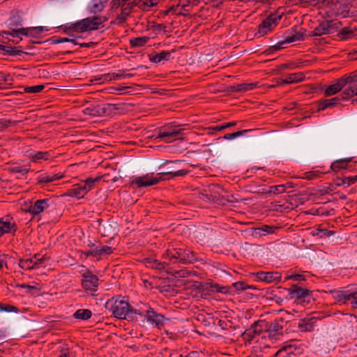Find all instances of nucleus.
<instances>
[{
	"label": "nucleus",
	"instance_id": "obj_36",
	"mask_svg": "<svg viewBox=\"0 0 357 357\" xmlns=\"http://www.w3.org/2000/svg\"><path fill=\"white\" fill-rule=\"evenodd\" d=\"M354 296L353 291L349 290L342 291L337 292L335 298L337 302L342 303H346L347 301H351Z\"/></svg>",
	"mask_w": 357,
	"mask_h": 357
},
{
	"label": "nucleus",
	"instance_id": "obj_39",
	"mask_svg": "<svg viewBox=\"0 0 357 357\" xmlns=\"http://www.w3.org/2000/svg\"><path fill=\"white\" fill-rule=\"evenodd\" d=\"M105 6L98 0H91V3L88 6V10L90 13L96 14L103 10Z\"/></svg>",
	"mask_w": 357,
	"mask_h": 357
},
{
	"label": "nucleus",
	"instance_id": "obj_54",
	"mask_svg": "<svg viewBox=\"0 0 357 357\" xmlns=\"http://www.w3.org/2000/svg\"><path fill=\"white\" fill-rule=\"evenodd\" d=\"M236 125V121H231V122L223 123V124L220 125V126H213V127H209L208 129L214 130V131H220V130H224L225 128H229V127H231V126H234Z\"/></svg>",
	"mask_w": 357,
	"mask_h": 357
},
{
	"label": "nucleus",
	"instance_id": "obj_58",
	"mask_svg": "<svg viewBox=\"0 0 357 357\" xmlns=\"http://www.w3.org/2000/svg\"><path fill=\"white\" fill-rule=\"evenodd\" d=\"M179 8L176 10V15H187L189 14L190 10L187 8L189 6L188 3L181 4L178 3Z\"/></svg>",
	"mask_w": 357,
	"mask_h": 357
},
{
	"label": "nucleus",
	"instance_id": "obj_29",
	"mask_svg": "<svg viewBox=\"0 0 357 357\" xmlns=\"http://www.w3.org/2000/svg\"><path fill=\"white\" fill-rule=\"evenodd\" d=\"M295 348L292 345H287L279 349L275 357H296Z\"/></svg>",
	"mask_w": 357,
	"mask_h": 357
},
{
	"label": "nucleus",
	"instance_id": "obj_2",
	"mask_svg": "<svg viewBox=\"0 0 357 357\" xmlns=\"http://www.w3.org/2000/svg\"><path fill=\"white\" fill-rule=\"evenodd\" d=\"M188 172L185 169H179L158 173L155 177L153 176L152 174H146L144 176L135 177L130 185H136L137 188L151 186L158 183L160 181L169 180L176 176H185Z\"/></svg>",
	"mask_w": 357,
	"mask_h": 357
},
{
	"label": "nucleus",
	"instance_id": "obj_43",
	"mask_svg": "<svg viewBox=\"0 0 357 357\" xmlns=\"http://www.w3.org/2000/svg\"><path fill=\"white\" fill-rule=\"evenodd\" d=\"M256 86H257V84L255 83H249V84L243 83V84H240L234 86L233 88H234V91H235L245 92V91H251V90L254 89L255 88H256Z\"/></svg>",
	"mask_w": 357,
	"mask_h": 357
},
{
	"label": "nucleus",
	"instance_id": "obj_40",
	"mask_svg": "<svg viewBox=\"0 0 357 357\" xmlns=\"http://www.w3.org/2000/svg\"><path fill=\"white\" fill-rule=\"evenodd\" d=\"M150 40L149 36H141L130 39V44L132 47H140L144 46Z\"/></svg>",
	"mask_w": 357,
	"mask_h": 357
},
{
	"label": "nucleus",
	"instance_id": "obj_46",
	"mask_svg": "<svg viewBox=\"0 0 357 357\" xmlns=\"http://www.w3.org/2000/svg\"><path fill=\"white\" fill-rule=\"evenodd\" d=\"M231 287H232V289L233 288L235 289V290L236 291H245L248 289H255L253 286L248 285L243 281H238L236 282H234Z\"/></svg>",
	"mask_w": 357,
	"mask_h": 357
},
{
	"label": "nucleus",
	"instance_id": "obj_49",
	"mask_svg": "<svg viewBox=\"0 0 357 357\" xmlns=\"http://www.w3.org/2000/svg\"><path fill=\"white\" fill-rule=\"evenodd\" d=\"M20 121L10 119H0V131H2L10 126H16Z\"/></svg>",
	"mask_w": 357,
	"mask_h": 357
},
{
	"label": "nucleus",
	"instance_id": "obj_41",
	"mask_svg": "<svg viewBox=\"0 0 357 357\" xmlns=\"http://www.w3.org/2000/svg\"><path fill=\"white\" fill-rule=\"evenodd\" d=\"M92 312L88 309L77 310L73 314V317L77 319L88 320L91 317Z\"/></svg>",
	"mask_w": 357,
	"mask_h": 357
},
{
	"label": "nucleus",
	"instance_id": "obj_12",
	"mask_svg": "<svg viewBox=\"0 0 357 357\" xmlns=\"http://www.w3.org/2000/svg\"><path fill=\"white\" fill-rule=\"evenodd\" d=\"M135 74L132 73H126V69H121L118 71V73L104 74L101 75L99 78L96 79V80H102V82H109L112 80H119L126 77H132Z\"/></svg>",
	"mask_w": 357,
	"mask_h": 357
},
{
	"label": "nucleus",
	"instance_id": "obj_42",
	"mask_svg": "<svg viewBox=\"0 0 357 357\" xmlns=\"http://www.w3.org/2000/svg\"><path fill=\"white\" fill-rule=\"evenodd\" d=\"M19 266L24 270H31L36 268L35 264L33 263V259L32 257L26 259H20Z\"/></svg>",
	"mask_w": 357,
	"mask_h": 357
},
{
	"label": "nucleus",
	"instance_id": "obj_3",
	"mask_svg": "<svg viewBox=\"0 0 357 357\" xmlns=\"http://www.w3.org/2000/svg\"><path fill=\"white\" fill-rule=\"evenodd\" d=\"M105 307L116 318L130 319V305L121 296L109 299L105 303Z\"/></svg>",
	"mask_w": 357,
	"mask_h": 357
},
{
	"label": "nucleus",
	"instance_id": "obj_24",
	"mask_svg": "<svg viewBox=\"0 0 357 357\" xmlns=\"http://www.w3.org/2000/svg\"><path fill=\"white\" fill-rule=\"evenodd\" d=\"M331 31V25L330 21H325L320 23L313 31L314 36H321L322 35L328 34Z\"/></svg>",
	"mask_w": 357,
	"mask_h": 357
},
{
	"label": "nucleus",
	"instance_id": "obj_19",
	"mask_svg": "<svg viewBox=\"0 0 357 357\" xmlns=\"http://www.w3.org/2000/svg\"><path fill=\"white\" fill-rule=\"evenodd\" d=\"M17 231L15 222H10L8 219L0 218V237L4 234L15 233Z\"/></svg>",
	"mask_w": 357,
	"mask_h": 357
},
{
	"label": "nucleus",
	"instance_id": "obj_50",
	"mask_svg": "<svg viewBox=\"0 0 357 357\" xmlns=\"http://www.w3.org/2000/svg\"><path fill=\"white\" fill-rule=\"evenodd\" d=\"M128 87L122 86V87H109L105 89V91L109 94L119 93V94H125L126 92L125 91Z\"/></svg>",
	"mask_w": 357,
	"mask_h": 357
},
{
	"label": "nucleus",
	"instance_id": "obj_25",
	"mask_svg": "<svg viewBox=\"0 0 357 357\" xmlns=\"http://www.w3.org/2000/svg\"><path fill=\"white\" fill-rule=\"evenodd\" d=\"M47 31L45 26L21 28V35L33 38L38 37L43 31Z\"/></svg>",
	"mask_w": 357,
	"mask_h": 357
},
{
	"label": "nucleus",
	"instance_id": "obj_34",
	"mask_svg": "<svg viewBox=\"0 0 357 357\" xmlns=\"http://www.w3.org/2000/svg\"><path fill=\"white\" fill-rule=\"evenodd\" d=\"M335 182L337 186L346 185V187H349L357 182V174L353 176H345L343 178L337 177L335 180Z\"/></svg>",
	"mask_w": 357,
	"mask_h": 357
},
{
	"label": "nucleus",
	"instance_id": "obj_5",
	"mask_svg": "<svg viewBox=\"0 0 357 357\" xmlns=\"http://www.w3.org/2000/svg\"><path fill=\"white\" fill-rule=\"evenodd\" d=\"M183 130L179 126L171 124L161 128L157 134L156 138L160 139L165 142L170 143L180 138L183 134Z\"/></svg>",
	"mask_w": 357,
	"mask_h": 357
},
{
	"label": "nucleus",
	"instance_id": "obj_45",
	"mask_svg": "<svg viewBox=\"0 0 357 357\" xmlns=\"http://www.w3.org/2000/svg\"><path fill=\"white\" fill-rule=\"evenodd\" d=\"M347 86V84H356L357 82V70L351 72L349 75H345L341 77Z\"/></svg>",
	"mask_w": 357,
	"mask_h": 357
},
{
	"label": "nucleus",
	"instance_id": "obj_30",
	"mask_svg": "<svg viewBox=\"0 0 357 357\" xmlns=\"http://www.w3.org/2000/svg\"><path fill=\"white\" fill-rule=\"evenodd\" d=\"M144 264L146 266L150 267L152 268L158 269V270H163L165 268V265L167 263L164 259L163 262H160L157 259L153 258H145L144 259Z\"/></svg>",
	"mask_w": 357,
	"mask_h": 357
},
{
	"label": "nucleus",
	"instance_id": "obj_56",
	"mask_svg": "<svg viewBox=\"0 0 357 357\" xmlns=\"http://www.w3.org/2000/svg\"><path fill=\"white\" fill-rule=\"evenodd\" d=\"M0 311L1 312H15L17 313L20 310L19 309L12 305H3L0 303Z\"/></svg>",
	"mask_w": 357,
	"mask_h": 357
},
{
	"label": "nucleus",
	"instance_id": "obj_7",
	"mask_svg": "<svg viewBox=\"0 0 357 357\" xmlns=\"http://www.w3.org/2000/svg\"><path fill=\"white\" fill-rule=\"evenodd\" d=\"M81 284L86 291H96L99 279L90 270L85 269L82 273Z\"/></svg>",
	"mask_w": 357,
	"mask_h": 357
},
{
	"label": "nucleus",
	"instance_id": "obj_35",
	"mask_svg": "<svg viewBox=\"0 0 357 357\" xmlns=\"http://www.w3.org/2000/svg\"><path fill=\"white\" fill-rule=\"evenodd\" d=\"M278 229L279 227L276 226L264 225L261 227L255 229V233L259 236H265L275 233V230Z\"/></svg>",
	"mask_w": 357,
	"mask_h": 357
},
{
	"label": "nucleus",
	"instance_id": "obj_52",
	"mask_svg": "<svg viewBox=\"0 0 357 357\" xmlns=\"http://www.w3.org/2000/svg\"><path fill=\"white\" fill-rule=\"evenodd\" d=\"M212 288L213 291L223 294L231 293L232 291V287L227 286H220L218 284L213 285Z\"/></svg>",
	"mask_w": 357,
	"mask_h": 357
},
{
	"label": "nucleus",
	"instance_id": "obj_37",
	"mask_svg": "<svg viewBox=\"0 0 357 357\" xmlns=\"http://www.w3.org/2000/svg\"><path fill=\"white\" fill-rule=\"evenodd\" d=\"M0 53L9 56H18L21 55L23 52L18 50L17 47H11L0 44Z\"/></svg>",
	"mask_w": 357,
	"mask_h": 357
},
{
	"label": "nucleus",
	"instance_id": "obj_9",
	"mask_svg": "<svg viewBox=\"0 0 357 357\" xmlns=\"http://www.w3.org/2000/svg\"><path fill=\"white\" fill-rule=\"evenodd\" d=\"M267 328V322L264 320H259L255 321L250 328L246 330L243 333V337L248 340H252L257 335L263 334L264 330L265 331Z\"/></svg>",
	"mask_w": 357,
	"mask_h": 357
},
{
	"label": "nucleus",
	"instance_id": "obj_1",
	"mask_svg": "<svg viewBox=\"0 0 357 357\" xmlns=\"http://www.w3.org/2000/svg\"><path fill=\"white\" fill-rule=\"evenodd\" d=\"M162 258L167 264H187L199 261L197 254L186 248H169Z\"/></svg>",
	"mask_w": 357,
	"mask_h": 357
},
{
	"label": "nucleus",
	"instance_id": "obj_26",
	"mask_svg": "<svg viewBox=\"0 0 357 357\" xmlns=\"http://www.w3.org/2000/svg\"><path fill=\"white\" fill-rule=\"evenodd\" d=\"M130 13L131 10L129 4L124 3L123 5H122V8H121V13L116 16L114 23L116 24H122L125 21H126Z\"/></svg>",
	"mask_w": 357,
	"mask_h": 357
},
{
	"label": "nucleus",
	"instance_id": "obj_28",
	"mask_svg": "<svg viewBox=\"0 0 357 357\" xmlns=\"http://www.w3.org/2000/svg\"><path fill=\"white\" fill-rule=\"evenodd\" d=\"M352 160V158H345L340 160H337L332 162L331 165V168L335 171L338 172L342 169H347L351 167V166H349V162H350Z\"/></svg>",
	"mask_w": 357,
	"mask_h": 357
},
{
	"label": "nucleus",
	"instance_id": "obj_59",
	"mask_svg": "<svg viewBox=\"0 0 357 357\" xmlns=\"http://www.w3.org/2000/svg\"><path fill=\"white\" fill-rule=\"evenodd\" d=\"M340 35L342 39H348L353 36V32L349 28L345 27L340 31Z\"/></svg>",
	"mask_w": 357,
	"mask_h": 357
},
{
	"label": "nucleus",
	"instance_id": "obj_33",
	"mask_svg": "<svg viewBox=\"0 0 357 357\" xmlns=\"http://www.w3.org/2000/svg\"><path fill=\"white\" fill-rule=\"evenodd\" d=\"M340 101L341 99L340 98V97H334L330 99H325L324 100H321L318 103V110H324L327 107L339 104Z\"/></svg>",
	"mask_w": 357,
	"mask_h": 357
},
{
	"label": "nucleus",
	"instance_id": "obj_14",
	"mask_svg": "<svg viewBox=\"0 0 357 357\" xmlns=\"http://www.w3.org/2000/svg\"><path fill=\"white\" fill-rule=\"evenodd\" d=\"M302 30L303 29L298 26L292 27L289 31L287 35L284 36V40H281L283 43V45L302 40L303 37V32Z\"/></svg>",
	"mask_w": 357,
	"mask_h": 357
},
{
	"label": "nucleus",
	"instance_id": "obj_55",
	"mask_svg": "<svg viewBox=\"0 0 357 357\" xmlns=\"http://www.w3.org/2000/svg\"><path fill=\"white\" fill-rule=\"evenodd\" d=\"M32 258L33 259V263L35 264L36 268L43 266L47 259L45 256L40 257L38 254L34 255Z\"/></svg>",
	"mask_w": 357,
	"mask_h": 357
},
{
	"label": "nucleus",
	"instance_id": "obj_31",
	"mask_svg": "<svg viewBox=\"0 0 357 357\" xmlns=\"http://www.w3.org/2000/svg\"><path fill=\"white\" fill-rule=\"evenodd\" d=\"M305 79V75L303 73H291L287 75V77L282 79V84H294L298 83Z\"/></svg>",
	"mask_w": 357,
	"mask_h": 357
},
{
	"label": "nucleus",
	"instance_id": "obj_32",
	"mask_svg": "<svg viewBox=\"0 0 357 357\" xmlns=\"http://www.w3.org/2000/svg\"><path fill=\"white\" fill-rule=\"evenodd\" d=\"M354 96H357V86L350 84L349 86L342 90L340 98L341 100H346Z\"/></svg>",
	"mask_w": 357,
	"mask_h": 357
},
{
	"label": "nucleus",
	"instance_id": "obj_15",
	"mask_svg": "<svg viewBox=\"0 0 357 357\" xmlns=\"http://www.w3.org/2000/svg\"><path fill=\"white\" fill-rule=\"evenodd\" d=\"M50 199H38L29 206L27 212L33 215H38L50 206Z\"/></svg>",
	"mask_w": 357,
	"mask_h": 357
},
{
	"label": "nucleus",
	"instance_id": "obj_48",
	"mask_svg": "<svg viewBox=\"0 0 357 357\" xmlns=\"http://www.w3.org/2000/svg\"><path fill=\"white\" fill-rule=\"evenodd\" d=\"M8 172L13 174H20L22 176H25L29 172V169L22 166H15L10 167Z\"/></svg>",
	"mask_w": 357,
	"mask_h": 357
},
{
	"label": "nucleus",
	"instance_id": "obj_23",
	"mask_svg": "<svg viewBox=\"0 0 357 357\" xmlns=\"http://www.w3.org/2000/svg\"><path fill=\"white\" fill-rule=\"evenodd\" d=\"M63 177V174L61 173L57 174H43L40 175L37 178L38 184L43 185L45 183L53 182L54 181L59 180Z\"/></svg>",
	"mask_w": 357,
	"mask_h": 357
},
{
	"label": "nucleus",
	"instance_id": "obj_61",
	"mask_svg": "<svg viewBox=\"0 0 357 357\" xmlns=\"http://www.w3.org/2000/svg\"><path fill=\"white\" fill-rule=\"evenodd\" d=\"M319 0H297V4L302 7H307L313 3L317 2Z\"/></svg>",
	"mask_w": 357,
	"mask_h": 357
},
{
	"label": "nucleus",
	"instance_id": "obj_21",
	"mask_svg": "<svg viewBox=\"0 0 357 357\" xmlns=\"http://www.w3.org/2000/svg\"><path fill=\"white\" fill-rule=\"evenodd\" d=\"M27 157L33 162H40L41 160H47L51 158L48 151H29Z\"/></svg>",
	"mask_w": 357,
	"mask_h": 357
},
{
	"label": "nucleus",
	"instance_id": "obj_17",
	"mask_svg": "<svg viewBox=\"0 0 357 357\" xmlns=\"http://www.w3.org/2000/svg\"><path fill=\"white\" fill-rule=\"evenodd\" d=\"M86 194L87 192L86 188H84L82 183H80L74 185L73 188L68 190L63 196L81 199L83 198Z\"/></svg>",
	"mask_w": 357,
	"mask_h": 357
},
{
	"label": "nucleus",
	"instance_id": "obj_38",
	"mask_svg": "<svg viewBox=\"0 0 357 357\" xmlns=\"http://www.w3.org/2000/svg\"><path fill=\"white\" fill-rule=\"evenodd\" d=\"M105 112V109L99 105L88 107L84 110V114L93 116H100Z\"/></svg>",
	"mask_w": 357,
	"mask_h": 357
},
{
	"label": "nucleus",
	"instance_id": "obj_13",
	"mask_svg": "<svg viewBox=\"0 0 357 357\" xmlns=\"http://www.w3.org/2000/svg\"><path fill=\"white\" fill-rule=\"evenodd\" d=\"M345 86L343 79L340 77L335 79L332 84L325 86L324 90V96L328 97L335 95L340 92Z\"/></svg>",
	"mask_w": 357,
	"mask_h": 357
},
{
	"label": "nucleus",
	"instance_id": "obj_47",
	"mask_svg": "<svg viewBox=\"0 0 357 357\" xmlns=\"http://www.w3.org/2000/svg\"><path fill=\"white\" fill-rule=\"evenodd\" d=\"M22 88H23L24 93H38L44 89L45 86L41 84L31 86H22Z\"/></svg>",
	"mask_w": 357,
	"mask_h": 357
},
{
	"label": "nucleus",
	"instance_id": "obj_53",
	"mask_svg": "<svg viewBox=\"0 0 357 357\" xmlns=\"http://www.w3.org/2000/svg\"><path fill=\"white\" fill-rule=\"evenodd\" d=\"M247 132H248L247 130H241V131H238V132H233V133H227L223 137H220V139L222 138V139H227V140H231L238 137L243 135L244 133H245Z\"/></svg>",
	"mask_w": 357,
	"mask_h": 357
},
{
	"label": "nucleus",
	"instance_id": "obj_8",
	"mask_svg": "<svg viewBox=\"0 0 357 357\" xmlns=\"http://www.w3.org/2000/svg\"><path fill=\"white\" fill-rule=\"evenodd\" d=\"M280 321H283L282 319H275L272 321L264 332L262 337L268 336L272 340H279L283 335V326L280 324Z\"/></svg>",
	"mask_w": 357,
	"mask_h": 357
},
{
	"label": "nucleus",
	"instance_id": "obj_10",
	"mask_svg": "<svg viewBox=\"0 0 357 357\" xmlns=\"http://www.w3.org/2000/svg\"><path fill=\"white\" fill-rule=\"evenodd\" d=\"M289 293L290 295L295 296L298 300V303H307L310 302L311 291L307 289H303L298 287L297 284H293L291 288L289 289Z\"/></svg>",
	"mask_w": 357,
	"mask_h": 357
},
{
	"label": "nucleus",
	"instance_id": "obj_63",
	"mask_svg": "<svg viewBox=\"0 0 357 357\" xmlns=\"http://www.w3.org/2000/svg\"><path fill=\"white\" fill-rule=\"evenodd\" d=\"M286 279L287 280H293L294 281H303V280H305V276L303 275H301V274L291 275L288 276Z\"/></svg>",
	"mask_w": 357,
	"mask_h": 357
},
{
	"label": "nucleus",
	"instance_id": "obj_62",
	"mask_svg": "<svg viewBox=\"0 0 357 357\" xmlns=\"http://www.w3.org/2000/svg\"><path fill=\"white\" fill-rule=\"evenodd\" d=\"M52 44H59L62 43H66L69 41L68 38H59L56 36H54L51 38Z\"/></svg>",
	"mask_w": 357,
	"mask_h": 357
},
{
	"label": "nucleus",
	"instance_id": "obj_27",
	"mask_svg": "<svg viewBox=\"0 0 357 357\" xmlns=\"http://www.w3.org/2000/svg\"><path fill=\"white\" fill-rule=\"evenodd\" d=\"M171 56V52L167 51H162L159 53L151 54L149 55V60L155 63H158L162 61H169Z\"/></svg>",
	"mask_w": 357,
	"mask_h": 357
},
{
	"label": "nucleus",
	"instance_id": "obj_11",
	"mask_svg": "<svg viewBox=\"0 0 357 357\" xmlns=\"http://www.w3.org/2000/svg\"><path fill=\"white\" fill-rule=\"evenodd\" d=\"M145 318L150 324L158 328L165 325V321L167 319L162 314L156 312L152 307L150 308Z\"/></svg>",
	"mask_w": 357,
	"mask_h": 357
},
{
	"label": "nucleus",
	"instance_id": "obj_22",
	"mask_svg": "<svg viewBox=\"0 0 357 357\" xmlns=\"http://www.w3.org/2000/svg\"><path fill=\"white\" fill-rule=\"evenodd\" d=\"M151 307L146 304L140 303L137 304L135 307H132L130 305V312H131V318H134L135 314L139 315L140 317H145Z\"/></svg>",
	"mask_w": 357,
	"mask_h": 357
},
{
	"label": "nucleus",
	"instance_id": "obj_16",
	"mask_svg": "<svg viewBox=\"0 0 357 357\" xmlns=\"http://www.w3.org/2000/svg\"><path fill=\"white\" fill-rule=\"evenodd\" d=\"M257 278L266 283L280 281L281 279V273L279 272H257L256 273Z\"/></svg>",
	"mask_w": 357,
	"mask_h": 357
},
{
	"label": "nucleus",
	"instance_id": "obj_44",
	"mask_svg": "<svg viewBox=\"0 0 357 357\" xmlns=\"http://www.w3.org/2000/svg\"><path fill=\"white\" fill-rule=\"evenodd\" d=\"M101 177L98 176L96 178H88L86 180L82 181V184L83 185L84 188H86V192H89L92 188H93L96 182H98L100 181Z\"/></svg>",
	"mask_w": 357,
	"mask_h": 357
},
{
	"label": "nucleus",
	"instance_id": "obj_4",
	"mask_svg": "<svg viewBox=\"0 0 357 357\" xmlns=\"http://www.w3.org/2000/svg\"><path fill=\"white\" fill-rule=\"evenodd\" d=\"M107 18L104 16L89 17L70 24L68 29L83 33L98 29L99 26L106 22Z\"/></svg>",
	"mask_w": 357,
	"mask_h": 357
},
{
	"label": "nucleus",
	"instance_id": "obj_6",
	"mask_svg": "<svg viewBox=\"0 0 357 357\" xmlns=\"http://www.w3.org/2000/svg\"><path fill=\"white\" fill-rule=\"evenodd\" d=\"M282 15L278 13H271L264 19L258 26L257 33L255 34L263 36L271 32L281 20Z\"/></svg>",
	"mask_w": 357,
	"mask_h": 357
},
{
	"label": "nucleus",
	"instance_id": "obj_51",
	"mask_svg": "<svg viewBox=\"0 0 357 357\" xmlns=\"http://www.w3.org/2000/svg\"><path fill=\"white\" fill-rule=\"evenodd\" d=\"M283 48V43L279 41L276 45L271 46L266 50L263 53L269 55Z\"/></svg>",
	"mask_w": 357,
	"mask_h": 357
},
{
	"label": "nucleus",
	"instance_id": "obj_20",
	"mask_svg": "<svg viewBox=\"0 0 357 357\" xmlns=\"http://www.w3.org/2000/svg\"><path fill=\"white\" fill-rule=\"evenodd\" d=\"M316 322L315 317L305 318L298 323V328L301 332H311L313 331Z\"/></svg>",
	"mask_w": 357,
	"mask_h": 357
},
{
	"label": "nucleus",
	"instance_id": "obj_60",
	"mask_svg": "<svg viewBox=\"0 0 357 357\" xmlns=\"http://www.w3.org/2000/svg\"><path fill=\"white\" fill-rule=\"evenodd\" d=\"M20 287L21 288H23V289H25L26 290V292H31V290H38L39 291L40 289V287H39V285L38 284H36V285H30V284H20L19 285Z\"/></svg>",
	"mask_w": 357,
	"mask_h": 357
},
{
	"label": "nucleus",
	"instance_id": "obj_64",
	"mask_svg": "<svg viewBox=\"0 0 357 357\" xmlns=\"http://www.w3.org/2000/svg\"><path fill=\"white\" fill-rule=\"evenodd\" d=\"M110 5L112 10H116L119 7L122 8L123 3L120 0H112Z\"/></svg>",
	"mask_w": 357,
	"mask_h": 357
},
{
	"label": "nucleus",
	"instance_id": "obj_57",
	"mask_svg": "<svg viewBox=\"0 0 357 357\" xmlns=\"http://www.w3.org/2000/svg\"><path fill=\"white\" fill-rule=\"evenodd\" d=\"M286 190V186L284 185H273L270 187L269 192L271 193L277 195L283 193Z\"/></svg>",
	"mask_w": 357,
	"mask_h": 357
},
{
	"label": "nucleus",
	"instance_id": "obj_18",
	"mask_svg": "<svg viewBox=\"0 0 357 357\" xmlns=\"http://www.w3.org/2000/svg\"><path fill=\"white\" fill-rule=\"evenodd\" d=\"M92 254L93 257H96L98 260L102 256L109 255L113 252L112 247L108 245L95 246V244H91Z\"/></svg>",
	"mask_w": 357,
	"mask_h": 357
}]
</instances>
